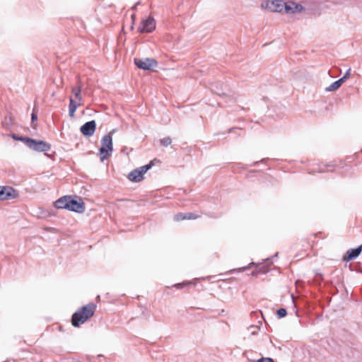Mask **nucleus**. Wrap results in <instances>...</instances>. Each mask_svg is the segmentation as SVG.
<instances>
[{
  "label": "nucleus",
  "mask_w": 362,
  "mask_h": 362,
  "mask_svg": "<svg viewBox=\"0 0 362 362\" xmlns=\"http://www.w3.org/2000/svg\"><path fill=\"white\" fill-rule=\"evenodd\" d=\"M95 305L89 303L83 306L72 315L71 323L74 327H78L83 324L88 319L90 318L95 313Z\"/></svg>",
  "instance_id": "f257e3e1"
},
{
  "label": "nucleus",
  "mask_w": 362,
  "mask_h": 362,
  "mask_svg": "<svg viewBox=\"0 0 362 362\" xmlns=\"http://www.w3.org/2000/svg\"><path fill=\"white\" fill-rule=\"evenodd\" d=\"M16 139L23 141L30 149L38 152H46L50 150L51 145L41 140H35L27 137H19Z\"/></svg>",
  "instance_id": "f03ea898"
},
{
  "label": "nucleus",
  "mask_w": 362,
  "mask_h": 362,
  "mask_svg": "<svg viewBox=\"0 0 362 362\" xmlns=\"http://www.w3.org/2000/svg\"><path fill=\"white\" fill-rule=\"evenodd\" d=\"M112 138L109 134L105 135L101 139V147L100 148V160L103 161L110 156L112 152Z\"/></svg>",
  "instance_id": "7ed1b4c3"
},
{
  "label": "nucleus",
  "mask_w": 362,
  "mask_h": 362,
  "mask_svg": "<svg viewBox=\"0 0 362 362\" xmlns=\"http://www.w3.org/2000/svg\"><path fill=\"white\" fill-rule=\"evenodd\" d=\"M285 2L282 0H267L262 3L261 7L271 12L282 13L284 11Z\"/></svg>",
  "instance_id": "20e7f679"
},
{
  "label": "nucleus",
  "mask_w": 362,
  "mask_h": 362,
  "mask_svg": "<svg viewBox=\"0 0 362 362\" xmlns=\"http://www.w3.org/2000/svg\"><path fill=\"white\" fill-rule=\"evenodd\" d=\"M136 66L143 70H152L156 68L158 62L153 58L134 59Z\"/></svg>",
  "instance_id": "39448f33"
},
{
  "label": "nucleus",
  "mask_w": 362,
  "mask_h": 362,
  "mask_svg": "<svg viewBox=\"0 0 362 362\" xmlns=\"http://www.w3.org/2000/svg\"><path fill=\"white\" fill-rule=\"evenodd\" d=\"M151 168V164H148L135 169L129 173L128 178L132 182H140L142 180L144 173H146Z\"/></svg>",
  "instance_id": "423d86ee"
},
{
  "label": "nucleus",
  "mask_w": 362,
  "mask_h": 362,
  "mask_svg": "<svg viewBox=\"0 0 362 362\" xmlns=\"http://www.w3.org/2000/svg\"><path fill=\"white\" fill-rule=\"evenodd\" d=\"M18 197V192L11 187L0 186V201L13 199Z\"/></svg>",
  "instance_id": "0eeeda50"
},
{
  "label": "nucleus",
  "mask_w": 362,
  "mask_h": 362,
  "mask_svg": "<svg viewBox=\"0 0 362 362\" xmlns=\"http://www.w3.org/2000/svg\"><path fill=\"white\" fill-rule=\"evenodd\" d=\"M68 210L77 213H83L85 210V204L81 199H76L69 197L68 199Z\"/></svg>",
  "instance_id": "6e6552de"
},
{
  "label": "nucleus",
  "mask_w": 362,
  "mask_h": 362,
  "mask_svg": "<svg viewBox=\"0 0 362 362\" xmlns=\"http://www.w3.org/2000/svg\"><path fill=\"white\" fill-rule=\"evenodd\" d=\"M305 10V8L298 3H296L293 1H288L285 2L284 12L286 14H294L301 13Z\"/></svg>",
  "instance_id": "1a4fd4ad"
},
{
  "label": "nucleus",
  "mask_w": 362,
  "mask_h": 362,
  "mask_svg": "<svg viewBox=\"0 0 362 362\" xmlns=\"http://www.w3.org/2000/svg\"><path fill=\"white\" fill-rule=\"evenodd\" d=\"M156 28V23L153 18L148 17L141 21L139 30L141 33H151Z\"/></svg>",
  "instance_id": "9d476101"
},
{
  "label": "nucleus",
  "mask_w": 362,
  "mask_h": 362,
  "mask_svg": "<svg viewBox=\"0 0 362 362\" xmlns=\"http://www.w3.org/2000/svg\"><path fill=\"white\" fill-rule=\"evenodd\" d=\"M96 128V124L94 120L86 122L81 127V132L87 136L93 135Z\"/></svg>",
  "instance_id": "9b49d317"
},
{
  "label": "nucleus",
  "mask_w": 362,
  "mask_h": 362,
  "mask_svg": "<svg viewBox=\"0 0 362 362\" xmlns=\"http://www.w3.org/2000/svg\"><path fill=\"white\" fill-rule=\"evenodd\" d=\"M361 251H362V245L356 248L349 250L346 252V255L344 257V260L349 262L351 259L356 258L360 255Z\"/></svg>",
  "instance_id": "f8f14e48"
},
{
  "label": "nucleus",
  "mask_w": 362,
  "mask_h": 362,
  "mask_svg": "<svg viewBox=\"0 0 362 362\" xmlns=\"http://www.w3.org/2000/svg\"><path fill=\"white\" fill-rule=\"evenodd\" d=\"M81 105V102H78L77 100L76 101L71 97L69 98V115L71 117H73L75 115L77 107Z\"/></svg>",
  "instance_id": "ddd939ff"
},
{
  "label": "nucleus",
  "mask_w": 362,
  "mask_h": 362,
  "mask_svg": "<svg viewBox=\"0 0 362 362\" xmlns=\"http://www.w3.org/2000/svg\"><path fill=\"white\" fill-rule=\"evenodd\" d=\"M198 217H199V216L196 215L193 213H185V214L180 213V214H176L174 216V220L176 221H180L186 220V219H196Z\"/></svg>",
  "instance_id": "4468645a"
},
{
  "label": "nucleus",
  "mask_w": 362,
  "mask_h": 362,
  "mask_svg": "<svg viewBox=\"0 0 362 362\" xmlns=\"http://www.w3.org/2000/svg\"><path fill=\"white\" fill-rule=\"evenodd\" d=\"M68 199H69V197L64 196L62 198H59L54 203V206L57 209H68Z\"/></svg>",
  "instance_id": "2eb2a0df"
},
{
  "label": "nucleus",
  "mask_w": 362,
  "mask_h": 362,
  "mask_svg": "<svg viewBox=\"0 0 362 362\" xmlns=\"http://www.w3.org/2000/svg\"><path fill=\"white\" fill-rule=\"evenodd\" d=\"M71 93L77 101H82L81 86L80 85L72 87Z\"/></svg>",
  "instance_id": "dca6fc26"
},
{
  "label": "nucleus",
  "mask_w": 362,
  "mask_h": 362,
  "mask_svg": "<svg viewBox=\"0 0 362 362\" xmlns=\"http://www.w3.org/2000/svg\"><path fill=\"white\" fill-rule=\"evenodd\" d=\"M339 88H340V84H339V82H337L336 81L334 83H332L330 86H327L325 88V90L327 91V92H332V91L337 90Z\"/></svg>",
  "instance_id": "f3484780"
},
{
  "label": "nucleus",
  "mask_w": 362,
  "mask_h": 362,
  "mask_svg": "<svg viewBox=\"0 0 362 362\" xmlns=\"http://www.w3.org/2000/svg\"><path fill=\"white\" fill-rule=\"evenodd\" d=\"M172 142V139L170 137H165L160 140V144L164 146H168Z\"/></svg>",
  "instance_id": "a211bd4d"
},
{
  "label": "nucleus",
  "mask_w": 362,
  "mask_h": 362,
  "mask_svg": "<svg viewBox=\"0 0 362 362\" xmlns=\"http://www.w3.org/2000/svg\"><path fill=\"white\" fill-rule=\"evenodd\" d=\"M287 312L284 308H280L277 310V315L279 318L284 317L286 315Z\"/></svg>",
  "instance_id": "6ab92c4d"
},
{
  "label": "nucleus",
  "mask_w": 362,
  "mask_h": 362,
  "mask_svg": "<svg viewBox=\"0 0 362 362\" xmlns=\"http://www.w3.org/2000/svg\"><path fill=\"white\" fill-rule=\"evenodd\" d=\"M248 329L252 334H256L259 331V327L257 326H250Z\"/></svg>",
  "instance_id": "aec40b11"
},
{
  "label": "nucleus",
  "mask_w": 362,
  "mask_h": 362,
  "mask_svg": "<svg viewBox=\"0 0 362 362\" xmlns=\"http://www.w3.org/2000/svg\"><path fill=\"white\" fill-rule=\"evenodd\" d=\"M190 283H191L190 281H185V282H183L182 284H177L175 285V286L177 287V288H182L183 285H187V284H189Z\"/></svg>",
  "instance_id": "412c9836"
},
{
  "label": "nucleus",
  "mask_w": 362,
  "mask_h": 362,
  "mask_svg": "<svg viewBox=\"0 0 362 362\" xmlns=\"http://www.w3.org/2000/svg\"><path fill=\"white\" fill-rule=\"evenodd\" d=\"M259 362H274L272 358H261L260 360H259Z\"/></svg>",
  "instance_id": "4be33fe9"
},
{
  "label": "nucleus",
  "mask_w": 362,
  "mask_h": 362,
  "mask_svg": "<svg viewBox=\"0 0 362 362\" xmlns=\"http://www.w3.org/2000/svg\"><path fill=\"white\" fill-rule=\"evenodd\" d=\"M350 72H351V69H349L347 70V71L346 72V74H344V76H343V78H344V79H346V80L347 78H349V76H350Z\"/></svg>",
  "instance_id": "5701e85b"
},
{
  "label": "nucleus",
  "mask_w": 362,
  "mask_h": 362,
  "mask_svg": "<svg viewBox=\"0 0 362 362\" xmlns=\"http://www.w3.org/2000/svg\"><path fill=\"white\" fill-rule=\"evenodd\" d=\"M346 81V79H344L343 77L341 78L340 79L337 80V81L340 84V86L343 84V83H344Z\"/></svg>",
  "instance_id": "b1692460"
},
{
  "label": "nucleus",
  "mask_w": 362,
  "mask_h": 362,
  "mask_svg": "<svg viewBox=\"0 0 362 362\" xmlns=\"http://www.w3.org/2000/svg\"><path fill=\"white\" fill-rule=\"evenodd\" d=\"M37 115L34 112H33L32 115H31L32 121L34 122V121L37 120Z\"/></svg>",
  "instance_id": "393cba45"
},
{
  "label": "nucleus",
  "mask_w": 362,
  "mask_h": 362,
  "mask_svg": "<svg viewBox=\"0 0 362 362\" xmlns=\"http://www.w3.org/2000/svg\"><path fill=\"white\" fill-rule=\"evenodd\" d=\"M259 271H260V272H262L261 269H259ZM267 272V270H264V271H262V272H263V273H265V272Z\"/></svg>",
  "instance_id": "a878e982"
},
{
  "label": "nucleus",
  "mask_w": 362,
  "mask_h": 362,
  "mask_svg": "<svg viewBox=\"0 0 362 362\" xmlns=\"http://www.w3.org/2000/svg\"><path fill=\"white\" fill-rule=\"evenodd\" d=\"M247 269V267H243V268H242V270H243V271H244V270H245V269Z\"/></svg>",
  "instance_id": "bb28decb"
},
{
  "label": "nucleus",
  "mask_w": 362,
  "mask_h": 362,
  "mask_svg": "<svg viewBox=\"0 0 362 362\" xmlns=\"http://www.w3.org/2000/svg\"><path fill=\"white\" fill-rule=\"evenodd\" d=\"M3 362H9V361H3Z\"/></svg>",
  "instance_id": "cd10ccee"
}]
</instances>
